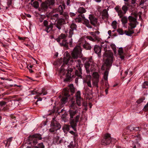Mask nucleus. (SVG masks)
<instances>
[{
  "mask_svg": "<svg viewBox=\"0 0 148 148\" xmlns=\"http://www.w3.org/2000/svg\"><path fill=\"white\" fill-rule=\"evenodd\" d=\"M70 109L69 111V114L70 116L69 120L70 123L71 127L73 130L76 131V127L77 123L79 121L80 117V114L77 115L75 117L73 118L74 116L78 112L77 107L76 106V103L74 102H73L70 105Z\"/></svg>",
  "mask_w": 148,
  "mask_h": 148,
  "instance_id": "obj_3",
  "label": "nucleus"
},
{
  "mask_svg": "<svg viewBox=\"0 0 148 148\" xmlns=\"http://www.w3.org/2000/svg\"><path fill=\"white\" fill-rule=\"evenodd\" d=\"M42 99L41 97H39L38 99L36 101V104H37V102L39 101H41L42 100Z\"/></svg>",
  "mask_w": 148,
  "mask_h": 148,
  "instance_id": "obj_51",
  "label": "nucleus"
},
{
  "mask_svg": "<svg viewBox=\"0 0 148 148\" xmlns=\"http://www.w3.org/2000/svg\"><path fill=\"white\" fill-rule=\"evenodd\" d=\"M117 31L120 35H123L124 34L122 29H118Z\"/></svg>",
  "mask_w": 148,
  "mask_h": 148,
  "instance_id": "obj_44",
  "label": "nucleus"
},
{
  "mask_svg": "<svg viewBox=\"0 0 148 148\" xmlns=\"http://www.w3.org/2000/svg\"><path fill=\"white\" fill-rule=\"evenodd\" d=\"M70 29L69 30L68 37L71 38L72 35L74 34V31L76 30L77 26L75 24L72 23L70 24Z\"/></svg>",
  "mask_w": 148,
  "mask_h": 148,
  "instance_id": "obj_16",
  "label": "nucleus"
},
{
  "mask_svg": "<svg viewBox=\"0 0 148 148\" xmlns=\"http://www.w3.org/2000/svg\"><path fill=\"white\" fill-rule=\"evenodd\" d=\"M102 0H94V1L97 2V3H100V2Z\"/></svg>",
  "mask_w": 148,
  "mask_h": 148,
  "instance_id": "obj_59",
  "label": "nucleus"
},
{
  "mask_svg": "<svg viewBox=\"0 0 148 148\" xmlns=\"http://www.w3.org/2000/svg\"><path fill=\"white\" fill-rule=\"evenodd\" d=\"M103 14L106 17H108V12L106 10H104L103 11Z\"/></svg>",
  "mask_w": 148,
  "mask_h": 148,
  "instance_id": "obj_41",
  "label": "nucleus"
},
{
  "mask_svg": "<svg viewBox=\"0 0 148 148\" xmlns=\"http://www.w3.org/2000/svg\"><path fill=\"white\" fill-rule=\"evenodd\" d=\"M94 50L95 52L97 54L99 58L101 57V48L98 45H95V46L94 48Z\"/></svg>",
  "mask_w": 148,
  "mask_h": 148,
  "instance_id": "obj_20",
  "label": "nucleus"
},
{
  "mask_svg": "<svg viewBox=\"0 0 148 148\" xmlns=\"http://www.w3.org/2000/svg\"><path fill=\"white\" fill-rule=\"evenodd\" d=\"M81 16V17H79L76 18L75 19V21L78 23L81 22L82 21L83 22L84 19L85 18L84 15V14H82Z\"/></svg>",
  "mask_w": 148,
  "mask_h": 148,
  "instance_id": "obj_27",
  "label": "nucleus"
},
{
  "mask_svg": "<svg viewBox=\"0 0 148 148\" xmlns=\"http://www.w3.org/2000/svg\"><path fill=\"white\" fill-rule=\"evenodd\" d=\"M108 88L106 89L105 90V92H106V94H107L108 93Z\"/></svg>",
  "mask_w": 148,
  "mask_h": 148,
  "instance_id": "obj_63",
  "label": "nucleus"
},
{
  "mask_svg": "<svg viewBox=\"0 0 148 148\" xmlns=\"http://www.w3.org/2000/svg\"><path fill=\"white\" fill-rule=\"evenodd\" d=\"M86 38L89 40H90L92 41L93 42L95 41V39H94V38L92 36H86Z\"/></svg>",
  "mask_w": 148,
  "mask_h": 148,
  "instance_id": "obj_43",
  "label": "nucleus"
},
{
  "mask_svg": "<svg viewBox=\"0 0 148 148\" xmlns=\"http://www.w3.org/2000/svg\"><path fill=\"white\" fill-rule=\"evenodd\" d=\"M51 128L49 129V130L50 132H51L59 129L61 127L60 124L55 120L54 118L51 121Z\"/></svg>",
  "mask_w": 148,
  "mask_h": 148,
  "instance_id": "obj_8",
  "label": "nucleus"
},
{
  "mask_svg": "<svg viewBox=\"0 0 148 148\" xmlns=\"http://www.w3.org/2000/svg\"><path fill=\"white\" fill-rule=\"evenodd\" d=\"M134 137H137L138 138V139H137V140H140V136L139 134H138V135L135 136Z\"/></svg>",
  "mask_w": 148,
  "mask_h": 148,
  "instance_id": "obj_52",
  "label": "nucleus"
},
{
  "mask_svg": "<svg viewBox=\"0 0 148 148\" xmlns=\"http://www.w3.org/2000/svg\"><path fill=\"white\" fill-rule=\"evenodd\" d=\"M26 16L29 17V18H30L31 17V15L30 14H26Z\"/></svg>",
  "mask_w": 148,
  "mask_h": 148,
  "instance_id": "obj_61",
  "label": "nucleus"
},
{
  "mask_svg": "<svg viewBox=\"0 0 148 148\" xmlns=\"http://www.w3.org/2000/svg\"><path fill=\"white\" fill-rule=\"evenodd\" d=\"M12 137H11L7 139V140H5L4 142V143L5 144V146L6 147L7 146L8 143V146H9L10 144V142L12 140Z\"/></svg>",
  "mask_w": 148,
  "mask_h": 148,
  "instance_id": "obj_29",
  "label": "nucleus"
},
{
  "mask_svg": "<svg viewBox=\"0 0 148 148\" xmlns=\"http://www.w3.org/2000/svg\"><path fill=\"white\" fill-rule=\"evenodd\" d=\"M137 16V15L136 14L135 17H133L132 16H129L127 18L126 16H123L120 18H121V21L124 26L127 23L128 19L130 22L129 25L130 26V28L132 29L136 27L137 23H138L136 21Z\"/></svg>",
  "mask_w": 148,
  "mask_h": 148,
  "instance_id": "obj_5",
  "label": "nucleus"
},
{
  "mask_svg": "<svg viewBox=\"0 0 148 148\" xmlns=\"http://www.w3.org/2000/svg\"><path fill=\"white\" fill-rule=\"evenodd\" d=\"M82 23L88 28H92V26L89 23V21L85 18L84 19L83 21L82 22Z\"/></svg>",
  "mask_w": 148,
  "mask_h": 148,
  "instance_id": "obj_21",
  "label": "nucleus"
},
{
  "mask_svg": "<svg viewBox=\"0 0 148 148\" xmlns=\"http://www.w3.org/2000/svg\"><path fill=\"white\" fill-rule=\"evenodd\" d=\"M74 68V67H70L69 66L68 67L66 71V78L64 80V81L69 82L72 80V77H73V75H72L71 73L73 71V68Z\"/></svg>",
  "mask_w": 148,
  "mask_h": 148,
  "instance_id": "obj_11",
  "label": "nucleus"
},
{
  "mask_svg": "<svg viewBox=\"0 0 148 148\" xmlns=\"http://www.w3.org/2000/svg\"><path fill=\"white\" fill-rule=\"evenodd\" d=\"M46 1L50 5H53L54 3L55 0H47Z\"/></svg>",
  "mask_w": 148,
  "mask_h": 148,
  "instance_id": "obj_36",
  "label": "nucleus"
},
{
  "mask_svg": "<svg viewBox=\"0 0 148 148\" xmlns=\"http://www.w3.org/2000/svg\"><path fill=\"white\" fill-rule=\"evenodd\" d=\"M117 22L116 21H114L112 23V25L114 29H116L117 27Z\"/></svg>",
  "mask_w": 148,
  "mask_h": 148,
  "instance_id": "obj_37",
  "label": "nucleus"
},
{
  "mask_svg": "<svg viewBox=\"0 0 148 148\" xmlns=\"http://www.w3.org/2000/svg\"><path fill=\"white\" fill-rule=\"evenodd\" d=\"M32 95H36L37 96H40L41 95H43L47 94V92L45 91V88L42 89V90L40 91L38 90L37 91L31 90L29 91Z\"/></svg>",
  "mask_w": 148,
  "mask_h": 148,
  "instance_id": "obj_15",
  "label": "nucleus"
},
{
  "mask_svg": "<svg viewBox=\"0 0 148 148\" xmlns=\"http://www.w3.org/2000/svg\"><path fill=\"white\" fill-rule=\"evenodd\" d=\"M147 1L146 0H141L140 3V5L142 4H143Z\"/></svg>",
  "mask_w": 148,
  "mask_h": 148,
  "instance_id": "obj_54",
  "label": "nucleus"
},
{
  "mask_svg": "<svg viewBox=\"0 0 148 148\" xmlns=\"http://www.w3.org/2000/svg\"><path fill=\"white\" fill-rule=\"evenodd\" d=\"M70 126L66 125H64L62 127V129L65 132L66 131H68L70 130Z\"/></svg>",
  "mask_w": 148,
  "mask_h": 148,
  "instance_id": "obj_30",
  "label": "nucleus"
},
{
  "mask_svg": "<svg viewBox=\"0 0 148 148\" xmlns=\"http://www.w3.org/2000/svg\"><path fill=\"white\" fill-rule=\"evenodd\" d=\"M128 129L131 131L134 130L135 129V127H133L132 126H130L128 127Z\"/></svg>",
  "mask_w": 148,
  "mask_h": 148,
  "instance_id": "obj_48",
  "label": "nucleus"
},
{
  "mask_svg": "<svg viewBox=\"0 0 148 148\" xmlns=\"http://www.w3.org/2000/svg\"><path fill=\"white\" fill-rule=\"evenodd\" d=\"M96 65V64L93 63L92 59H90L88 61L86 62L84 66L86 73L88 74L90 73V71H94L95 69V67Z\"/></svg>",
  "mask_w": 148,
  "mask_h": 148,
  "instance_id": "obj_7",
  "label": "nucleus"
},
{
  "mask_svg": "<svg viewBox=\"0 0 148 148\" xmlns=\"http://www.w3.org/2000/svg\"><path fill=\"white\" fill-rule=\"evenodd\" d=\"M66 36L64 34H61L58 38H56V40L58 42H60V40L62 39L65 40L66 38Z\"/></svg>",
  "mask_w": 148,
  "mask_h": 148,
  "instance_id": "obj_23",
  "label": "nucleus"
},
{
  "mask_svg": "<svg viewBox=\"0 0 148 148\" xmlns=\"http://www.w3.org/2000/svg\"><path fill=\"white\" fill-rule=\"evenodd\" d=\"M83 47L87 50H90L91 48V47L88 43L85 42L83 45Z\"/></svg>",
  "mask_w": 148,
  "mask_h": 148,
  "instance_id": "obj_26",
  "label": "nucleus"
},
{
  "mask_svg": "<svg viewBox=\"0 0 148 148\" xmlns=\"http://www.w3.org/2000/svg\"><path fill=\"white\" fill-rule=\"evenodd\" d=\"M80 95V92L79 91H77L75 95L76 99H82Z\"/></svg>",
  "mask_w": 148,
  "mask_h": 148,
  "instance_id": "obj_35",
  "label": "nucleus"
},
{
  "mask_svg": "<svg viewBox=\"0 0 148 148\" xmlns=\"http://www.w3.org/2000/svg\"><path fill=\"white\" fill-rule=\"evenodd\" d=\"M12 0H8V5H11Z\"/></svg>",
  "mask_w": 148,
  "mask_h": 148,
  "instance_id": "obj_55",
  "label": "nucleus"
},
{
  "mask_svg": "<svg viewBox=\"0 0 148 148\" xmlns=\"http://www.w3.org/2000/svg\"><path fill=\"white\" fill-rule=\"evenodd\" d=\"M70 15L71 17H73L75 16V14L73 13L70 12Z\"/></svg>",
  "mask_w": 148,
  "mask_h": 148,
  "instance_id": "obj_53",
  "label": "nucleus"
},
{
  "mask_svg": "<svg viewBox=\"0 0 148 148\" xmlns=\"http://www.w3.org/2000/svg\"><path fill=\"white\" fill-rule=\"evenodd\" d=\"M76 99V103L75 101H73V102H74L76 104V106H80L81 105V103L82 101H83L82 98L79 99ZM73 101H72V103Z\"/></svg>",
  "mask_w": 148,
  "mask_h": 148,
  "instance_id": "obj_28",
  "label": "nucleus"
},
{
  "mask_svg": "<svg viewBox=\"0 0 148 148\" xmlns=\"http://www.w3.org/2000/svg\"><path fill=\"white\" fill-rule=\"evenodd\" d=\"M6 103L7 102L4 101H0V106L1 107H4L6 105Z\"/></svg>",
  "mask_w": 148,
  "mask_h": 148,
  "instance_id": "obj_39",
  "label": "nucleus"
},
{
  "mask_svg": "<svg viewBox=\"0 0 148 148\" xmlns=\"http://www.w3.org/2000/svg\"><path fill=\"white\" fill-rule=\"evenodd\" d=\"M136 0H131V3L133 4H135L136 3Z\"/></svg>",
  "mask_w": 148,
  "mask_h": 148,
  "instance_id": "obj_57",
  "label": "nucleus"
},
{
  "mask_svg": "<svg viewBox=\"0 0 148 148\" xmlns=\"http://www.w3.org/2000/svg\"><path fill=\"white\" fill-rule=\"evenodd\" d=\"M144 109L145 110H148V102L144 106Z\"/></svg>",
  "mask_w": 148,
  "mask_h": 148,
  "instance_id": "obj_49",
  "label": "nucleus"
},
{
  "mask_svg": "<svg viewBox=\"0 0 148 148\" xmlns=\"http://www.w3.org/2000/svg\"><path fill=\"white\" fill-rule=\"evenodd\" d=\"M69 132L73 135H74V138H75V137L77 136V134L76 133L74 132L73 131H71Z\"/></svg>",
  "mask_w": 148,
  "mask_h": 148,
  "instance_id": "obj_45",
  "label": "nucleus"
},
{
  "mask_svg": "<svg viewBox=\"0 0 148 148\" xmlns=\"http://www.w3.org/2000/svg\"><path fill=\"white\" fill-rule=\"evenodd\" d=\"M69 87L71 93V95H72L75 92V88L74 87L73 84H70Z\"/></svg>",
  "mask_w": 148,
  "mask_h": 148,
  "instance_id": "obj_33",
  "label": "nucleus"
},
{
  "mask_svg": "<svg viewBox=\"0 0 148 148\" xmlns=\"http://www.w3.org/2000/svg\"><path fill=\"white\" fill-rule=\"evenodd\" d=\"M89 33L90 35L92 36L93 38L95 41L99 40V37L98 35L100 33V32L99 31L89 32Z\"/></svg>",
  "mask_w": 148,
  "mask_h": 148,
  "instance_id": "obj_19",
  "label": "nucleus"
},
{
  "mask_svg": "<svg viewBox=\"0 0 148 148\" xmlns=\"http://www.w3.org/2000/svg\"><path fill=\"white\" fill-rule=\"evenodd\" d=\"M101 48H103L105 51L103 54V56L107 57L105 63L101 67V69L105 70L107 69L110 66L113 58V53L109 50V46L106 42L101 43Z\"/></svg>",
  "mask_w": 148,
  "mask_h": 148,
  "instance_id": "obj_4",
  "label": "nucleus"
},
{
  "mask_svg": "<svg viewBox=\"0 0 148 148\" xmlns=\"http://www.w3.org/2000/svg\"><path fill=\"white\" fill-rule=\"evenodd\" d=\"M73 142H71L70 143V145L68 146L69 148H73L74 147V145L73 144Z\"/></svg>",
  "mask_w": 148,
  "mask_h": 148,
  "instance_id": "obj_46",
  "label": "nucleus"
},
{
  "mask_svg": "<svg viewBox=\"0 0 148 148\" xmlns=\"http://www.w3.org/2000/svg\"><path fill=\"white\" fill-rule=\"evenodd\" d=\"M65 9V5L62 4V5H60L58 8L53 9L49 14L51 19L56 20L59 18L57 23L54 25L59 30L63 28L64 25L66 23L65 21L68 23L69 21L68 13L64 12L63 10Z\"/></svg>",
  "mask_w": 148,
  "mask_h": 148,
  "instance_id": "obj_1",
  "label": "nucleus"
},
{
  "mask_svg": "<svg viewBox=\"0 0 148 148\" xmlns=\"http://www.w3.org/2000/svg\"><path fill=\"white\" fill-rule=\"evenodd\" d=\"M56 1L57 2V3L58 4L59 3H61L62 1V0H56Z\"/></svg>",
  "mask_w": 148,
  "mask_h": 148,
  "instance_id": "obj_58",
  "label": "nucleus"
},
{
  "mask_svg": "<svg viewBox=\"0 0 148 148\" xmlns=\"http://www.w3.org/2000/svg\"><path fill=\"white\" fill-rule=\"evenodd\" d=\"M72 42H73L72 39L71 38L69 40V45H70V47H72V46H73Z\"/></svg>",
  "mask_w": 148,
  "mask_h": 148,
  "instance_id": "obj_50",
  "label": "nucleus"
},
{
  "mask_svg": "<svg viewBox=\"0 0 148 148\" xmlns=\"http://www.w3.org/2000/svg\"><path fill=\"white\" fill-rule=\"evenodd\" d=\"M111 141V138L110 134H106L104 135L103 138L101 141V144L104 145H109Z\"/></svg>",
  "mask_w": 148,
  "mask_h": 148,
  "instance_id": "obj_12",
  "label": "nucleus"
},
{
  "mask_svg": "<svg viewBox=\"0 0 148 148\" xmlns=\"http://www.w3.org/2000/svg\"><path fill=\"white\" fill-rule=\"evenodd\" d=\"M41 135L39 134H36L32 135H30L29 137V140L32 141L33 145H35L37 143L38 139L41 140Z\"/></svg>",
  "mask_w": 148,
  "mask_h": 148,
  "instance_id": "obj_10",
  "label": "nucleus"
},
{
  "mask_svg": "<svg viewBox=\"0 0 148 148\" xmlns=\"http://www.w3.org/2000/svg\"><path fill=\"white\" fill-rule=\"evenodd\" d=\"M32 5L36 8H37L39 7V3L37 1H35L32 3Z\"/></svg>",
  "mask_w": 148,
  "mask_h": 148,
  "instance_id": "obj_34",
  "label": "nucleus"
},
{
  "mask_svg": "<svg viewBox=\"0 0 148 148\" xmlns=\"http://www.w3.org/2000/svg\"><path fill=\"white\" fill-rule=\"evenodd\" d=\"M86 10L84 8L82 7H79L77 10V12L81 14V16L82 14L86 12Z\"/></svg>",
  "mask_w": 148,
  "mask_h": 148,
  "instance_id": "obj_25",
  "label": "nucleus"
},
{
  "mask_svg": "<svg viewBox=\"0 0 148 148\" xmlns=\"http://www.w3.org/2000/svg\"><path fill=\"white\" fill-rule=\"evenodd\" d=\"M99 80V75L97 72H94L92 74V78L91 79L92 86V85L90 79L86 81L88 86L90 87L96 86L98 88V83Z\"/></svg>",
  "mask_w": 148,
  "mask_h": 148,
  "instance_id": "obj_6",
  "label": "nucleus"
},
{
  "mask_svg": "<svg viewBox=\"0 0 148 148\" xmlns=\"http://www.w3.org/2000/svg\"><path fill=\"white\" fill-rule=\"evenodd\" d=\"M108 72L107 71H106L104 73L103 75V78L105 80H106L105 82V84H107V79H108Z\"/></svg>",
  "mask_w": 148,
  "mask_h": 148,
  "instance_id": "obj_32",
  "label": "nucleus"
},
{
  "mask_svg": "<svg viewBox=\"0 0 148 148\" xmlns=\"http://www.w3.org/2000/svg\"><path fill=\"white\" fill-rule=\"evenodd\" d=\"M89 18L90 24L94 26L95 27L98 22L97 18L91 14L89 15Z\"/></svg>",
  "mask_w": 148,
  "mask_h": 148,
  "instance_id": "obj_18",
  "label": "nucleus"
},
{
  "mask_svg": "<svg viewBox=\"0 0 148 148\" xmlns=\"http://www.w3.org/2000/svg\"><path fill=\"white\" fill-rule=\"evenodd\" d=\"M130 29H129L127 31H125V34L126 35L128 36H131L132 34L134 33V32L133 31L131 30L130 29H131L130 28Z\"/></svg>",
  "mask_w": 148,
  "mask_h": 148,
  "instance_id": "obj_31",
  "label": "nucleus"
},
{
  "mask_svg": "<svg viewBox=\"0 0 148 148\" xmlns=\"http://www.w3.org/2000/svg\"><path fill=\"white\" fill-rule=\"evenodd\" d=\"M108 33L109 35H111V31L110 30H109L108 32Z\"/></svg>",
  "mask_w": 148,
  "mask_h": 148,
  "instance_id": "obj_62",
  "label": "nucleus"
},
{
  "mask_svg": "<svg viewBox=\"0 0 148 148\" xmlns=\"http://www.w3.org/2000/svg\"><path fill=\"white\" fill-rule=\"evenodd\" d=\"M145 99V98L144 97L140 98L136 102L138 103H142Z\"/></svg>",
  "mask_w": 148,
  "mask_h": 148,
  "instance_id": "obj_42",
  "label": "nucleus"
},
{
  "mask_svg": "<svg viewBox=\"0 0 148 148\" xmlns=\"http://www.w3.org/2000/svg\"><path fill=\"white\" fill-rule=\"evenodd\" d=\"M75 73L76 75L79 77L80 78H82V69L79 65H77L76 66V67L75 68Z\"/></svg>",
  "mask_w": 148,
  "mask_h": 148,
  "instance_id": "obj_17",
  "label": "nucleus"
},
{
  "mask_svg": "<svg viewBox=\"0 0 148 148\" xmlns=\"http://www.w3.org/2000/svg\"><path fill=\"white\" fill-rule=\"evenodd\" d=\"M35 148H44V146L43 145L42 143H39L37 146H35Z\"/></svg>",
  "mask_w": 148,
  "mask_h": 148,
  "instance_id": "obj_38",
  "label": "nucleus"
},
{
  "mask_svg": "<svg viewBox=\"0 0 148 148\" xmlns=\"http://www.w3.org/2000/svg\"><path fill=\"white\" fill-rule=\"evenodd\" d=\"M118 52L120 55H121L123 53V49L122 48L120 47L119 49Z\"/></svg>",
  "mask_w": 148,
  "mask_h": 148,
  "instance_id": "obj_47",
  "label": "nucleus"
},
{
  "mask_svg": "<svg viewBox=\"0 0 148 148\" xmlns=\"http://www.w3.org/2000/svg\"><path fill=\"white\" fill-rule=\"evenodd\" d=\"M140 128L138 127H135V129L134 130L135 131H137L138 130H140Z\"/></svg>",
  "mask_w": 148,
  "mask_h": 148,
  "instance_id": "obj_56",
  "label": "nucleus"
},
{
  "mask_svg": "<svg viewBox=\"0 0 148 148\" xmlns=\"http://www.w3.org/2000/svg\"><path fill=\"white\" fill-rule=\"evenodd\" d=\"M114 9L118 13L119 18H121L126 14L128 10V8L127 6L125 5H123L122 8L123 12L119 7H116Z\"/></svg>",
  "mask_w": 148,
  "mask_h": 148,
  "instance_id": "obj_9",
  "label": "nucleus"
},
{
  "mask_svg": "<svg viewBox=\"0 0 148 148\" xmlns=\"http://www.w3.org/2000/svg\"><path fill=\"white\" fill-rule=\"evenodd\" d=\"M111 48L112 49L113 51L114 52V53H116V47L115 45H114L112 44L111 45Z\"/></svg>",
  "mask_w": 148,
  "mask_h": 148,
  "instance_id": "obj_40",
  "label": "nucleus"
},
{
  "mask_svg": "<svg viewBox=\"0 0 148 148\" xmlns=\"http://www.w3.org/2000/svg\"><path fill=\"white\" fill-rule=\"evenodd\" d=\"M43 24L45 27V30L49 33L52 30L53 26V24L52 23H48V22L46 20H45L43 22Z\"/></svg>",
  "mask_w": 148,
  "mask_h": 148,
  "instance_id": "obj_14",
  "label": "nucleus"
},
{
  "mask_svg": "<svg viewBox=\"0 0 148 148\" xmlns=\"http://www.w3.org/2000/svg\"><path fill=\"white\" fill-rule=\"evenodd\" d=\"M49 5L47 3L46 1L42 3L41 7L42 8L45 10H46Z\"/></svg>",
  "mask_w": 148,
  "mask_h": 148,
  "instance_id": "obj_24",
  "label": "nucleus"
},
{
  "mask_svg": "<svg viewBox=\"0 0 148 148\" xmlns=\"http://www.w3.org/2000/svg\"><path fill=\"white\" fill-rule=\"evenodd\" d=\"M18 39L20 40H23L25 39V38L20 37H18Z\"/></svg>",
  "mask_w": 148,
  "mask_h": 148,
  "instance_id": "obj_60",
  "label": "nucleus"
},
{
  "mask_svg": "<svg viewBox=\"0 0 148 148\" xmlns=\"http://www.w3.org/2000/svg\"><path fill=\"white\" fill-rule=\"evenodd\" d=\"M69 92V89L67 88H65L63 90V93L65 97H63L61 99V102L62 104H65L67 102L68 97L70 95Z\"/></svg>",
  "mask_w": 148,
  "mask_h": 148,
  "instance_id": "obj_13",
  "label": "nucleus"
},
{
  "mask_svg": "<svg viewBox=\"0 0 148 148\" xmlns=\"http://www.w3.org/2000/svg\"><path fill=\"white\" fill-rule=\"evenodd\" d=\"M60 44L61 46H63L66 49H68V43L67 42V40H62L61 42H60Z\"/></svg>",
  "mask_w": 148,
  "mask_h": 148,
  "instance_id": "obj_22",
  "label": "nucleus"
},
{
  "mask_svg": "<svg viewBox=\"0 0 148 148\" xmlns=\"http://www.w3.org/2000/svg\"><path fill=\"white\" fill-rule=\"evenodd\" d=\"M82 49L80 46H76L71 51V56L68 52L64 53L63 58L64 63L68 65L73 64L74 60L73 59H77L78 58L81 57Z\"/></svg>",
  "mask_w": 148,
  "mask_h": 148,
  "instance_id": "obj_2",
  "label": "nucleus"
},
{
  "mask_svg": "<svg viewBox=\"0 0 148 148\" xmlns=\"http://www.w3.org/2000/svg\"><path fill=\"white\" fill-rule=\"evenodd\" d=\"M2 46L4 47H5L6 46H7V45L4 44L2 43Z\"/></svg>",
  "mask_w": 148,
  "mask_h": 148,
  "instance_id": "obj_64",
  "label": "nucleus"
}]
</instances>
